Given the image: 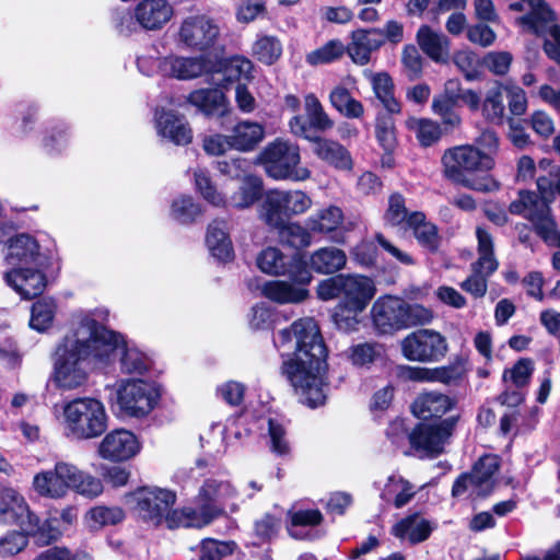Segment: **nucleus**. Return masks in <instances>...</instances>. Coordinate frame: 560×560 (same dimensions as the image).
<instances>
[{"label": "nucleus", "instance_id": "nucleus-1", "mask_svg": "<svg viewBox=\"0 0 560 560\" xmlns=\"http://www.w3.org/2000/svg\"><path fill=\"white\" fill-rule=\"evenodd\" d=\"M294 339V357L283 362V373L294 389L302 395L303 402L315 408L325 402L323 373L326 348L319 328L312 317L295 320L290 328L279 331L275 346L284 348Z\"/></svg>", "mask_w": 560, "mask_h": 560}, {"label": "nucleus", "instance_id": "nucleus-2", "mask_svg": "<svg viewBox=\"0 0 560 560\" xmlns=\"http://www.w3.org/2000/svg\"><path fill=\"white\" fill-rule=\"evenodd\" d=\"M32 489L37 495L52 500L63 499L71 490L92 499L103 492V483L74 464L57 460L52 468L39 470L33 476Z\"/></svg>", "mask_w": 560, "mask_h": 560}, {"label": "nucleus", "instance_id": "nucleus-3", "mask_svg": "<svg viewBox=\"0 0 560 560\" xmlns=\"http://www.w3.org/2000/svg\"><path fill=\"white\" fill-rule=\"evenodd\" d=\"M441 161L444 176L455 184L480 192L494 191L500 187L499 182L489 175L471 177L472 174L489 172L494 167L493 158L482 153L475 145L465 144L447 149Z\"/></svg>", "mask_w": 560, "mask_h": 560}, {"label": "nucleus", "instance_id": "nucleus-4", "mask_svg": "<svg viewBox=\"0 0 560 560\" xmlns=\"http://www.w3.org/2000/svg\"><path fill=\"white\" fill-rule=\"evenodd\" d=\"M175 502V492L160 487H140L126 495L133 514L153 527L164 523L168 528L184 527L182 510H173Z\"/></svg>", "mask_w": 560, "mask_h": 560}, {"label": "nucleus", "instance_id": "nucleus-5", "mask_svg": "<svg viewBox=\"0 0 560 560\" xmlns=\"http://www.w3.org/2000/svg\"><path fill=\"white\" fill-rule=\"evenodd\" d=\"M65 428L77 440H92L101 436L108 428L105 405L94 397H78L62 408Z\"/></svg>", "mask_w": 560, "mask_h": 560}, {"label": "nucleus", "instance_id": "nucleus-6", "mask_svg": "<svg viewBox=\"0 0 560 560\" xmlns=\"http://www.w3.org/2000/svg\"><path fill=\"white\" fill-rule=\"evenodd\" d=\"M0 523L18 525L22 532L34 536L39 545H49L59 537V532L48 524H40L25 498L14 488L0 489Z\"/></svg>", "mask_w": 560, "mask_h": 560}, {"label": "nucleus", "instance_id": "nucleus-7", "mask_svg": "<svg viewBox=\"0 0 560 560\" xmlns=\"http://www.w3.org/2000/svg\"><path fill=\"white\" fill-rule=\"evenodd\" d=\"M69 336L79 339V349L86 359L92 358L102 365L109 364L126 341L122 335L98 324L90 315H84L78 328Z\"/></svg>", "mask_w": 560, "mask_h": 560}, {"label": "nucleus", "instance_id": "nucleus-8", "mask_svg": "<svg viewBox=\"0 0 560 560\" xmlns=\"http://www.w3.org/2000/svg\"><path fill=\"white\" fill-rule=\"evenodd\" d=\"M235 490L229 481L207 479L196 498V508L182 510L184 527H203L224 511Z\"/></svg>", "mask_w": 560, "mask_h": 560}, {"label": "nucleus", "instance_id": "nucleus-9", "mask_svg": "<svg viewBox=\"0 0 560 560\" xmlns=\"http://www.w3.org/2000/svg\"><path fill=\"white\" fill-rule=\"evenodd\" d=\"M259 161L266 174L277 180L304 182L311 177V171L300 165L299 145L289 140L278 138L268 143L260 152Z\"/></svg>", "mask_w": 560, "mask_h": 560}, {"label": "nucleus", "instance_id": "nucleus-10", "mask_svg": "<svg viewBox=\"0 0 560 560\" xmlns=\"http://www.w3.org/2000/svg\"><path fill=\"white\" fill-rule=\"evenodd\" d=\"M85 360L86 358L79 349V339L67 335L55 353L52 381L56 386L63 390L83 386L89 375L84 366Z\"/></svg>", "mask_w": 560, "mask_h": 560}, {"label": "nucleus", "instance_id": "nucleus-11", "mask_svg": "<svg viewBox=\"0 0 560 560\" xmlns=\"http://www.w3.org/2000/svg\"><path fill=\"white\" fill-rule=\"evenodd\" d=\"M313 206L312 198L303 190H269L260 206L259 217L267 225H279L284 218L299 217Z\"/></svg>", "mask_w": 560, "mask_h": 560}, {"label": "nucleus", "instance_id": "nucleus-12", "mask_svg": "<svg viewBox=\"0 0 560 560\" xmlns=\"http://www.w3.org/2000/svg\"><path fill=\"white\" fill-rule=\"evenodd\" d=\"M478 241V259L471 264V275L460 288L475 299L483 298L488 291V279L498 269L499 261L494 256V243L491 234L483 228L476 229Z\"/></svg>", "mask_w": 560, "mask_h": 560}, {"label": "nucleus", "instance_id": "nucleus-13", "mask_svg": "<svg viewBox=\"0 0 560 560\" xmlns=\"http://www.w3.org/2000/svg\"><path fill=\"white\" fill-rule=\"evenodd\" d=\"M550 205L551 202L537 192L523 189L518 191L517 198L510 203L509 211L527 219L534 225L535 232L549 242L556 233V221Z\"/></svg>", "mask_w": 560, "mask_h": 560}, {"label": "nucleus", "instance_id": "nucleus-14", "mask_svg": "<svg viewBox=\"0 0 560 560\" xmlns=\"http://www.w3.org/2000/svg\"><path fill=\"white\" fill-rule=\"evenodd\" d=\"M220 36L218 23L206 14L185 18L176 33L177 44L188 50L205 51L211 48Z\"/></svg>", "mask_w": 560, "mask_h": 560}, {"label": "nucleus", "instance_id": "nucleus-15", "mask_svg": "<svg viewBox=\"0 0 560 560\" xmlns=\"http://www.w3.org/2000/svg\"><path fill=\"white\" fill-rule=\"evenodd\" d=\"M257 267L270 276H289L299 284H308L312 273L306 268L304 258L300 254L285 256L279 248L269 246L262 249L256 258Z\"/></svg>", "mask_w": 560, "mask_h": 560}, {"label": "nucleus", "instance_id": "nucleus-16", "mask_svg": "<svg viewBox=\"0 0 560 560\" xmlns=\"http://www.w3.org/2000/svg\"><path fill=\"white\" fill-rule=\"evenodd\" d=\"M457 422L458 417L452 416L439 422L420 423L408 434L410 445L425 456L435 457L444 452Z\"/></svg>", "mask_w": 560, "mask_h": 560}, {"label": "nucleus", "instance_id": "nucleus-17", "mask_svg": "<svg viewBox=\"0 0 560 560\" xmlns=\"http://www.w3.org/2000/svg\"><path fill=\"white\" fill-rule=\"evenodd\" d=\"M159 393L153 384L142 380L121 382L117 390V402L126 415L141 418L154 408Z\"/></svg>", "mask_w": 560, "mask_h": 560}, {"label": "nucleus", "instance_id": "nucleus-18", "mask_svg": "<svg viewBox=\"0 0 560 560\" xmlns=\"http://www.w3.org/2000/svg\"><path fill=\"white\" fill-rule=\"evenodd\" d=\"M447 350L444 337L431 329H418L401 341V351L406 359L418 362H435Z\"/></svg>", "mask_w": 560, "mask_h": 560}, {"label": "nucleus", "instance_id": "nucleus-19", "mask_svg": "<svg viewBox=\"0 0 560 560\" xmlns=\"http://www.w3.org/2000/svg\"><path fill=\"white\" fill-rule=\"evenodd\" d=\"M141 450L139 439L125 429L113 430L101 441L98 455L109 462L119 463L135 457Z\"/></svg>", "mask_w": 560, "mask_h": 560}, {"label": "nucleus", "instance_id": "nucleus-20", "mask_svg": "<svg viewBox=\"0 0 560 560\" xmlns=\"http://www.w3.org/2000/svg\"><path fill=\"white\" fill-rule=\"evenodd\" d=\"M372 318L381 334H390L405 328L404 301L394 296L376 300L372 306Z\"/></svg>", "mask_w": 560, "mask_h": 560}, {"label": "nucleus", "instance_id": "nucleus-21", "mask_svg": "<svg viewBox=\"0 0 560 560\" xmlns=\"http://www.w3.org/2000/svg\"><path fill=\"white\" fill-rule=\"evenodd\" d=\"M340 304L353 311H364L376 293L374 281L362 275H345Z\"/></svg>", "mask_w": 560, "mask_h": 560}, {"label": "nucleus", "instance_id": "nucleus-22", "mask_svg": "<svg viewBox=\"0 0 560 560\" xmlns=\"http://www.w3.org/2000/svg\"><path fill=\"white\" fill-rule=\"evenodd\" d=\"M5 282L21 296L33 299L40 295L46 288L45 275L39 266L20 267L4 273Z\"/></svg>", "mask_w": 560, "mask_h": 560}, {"label": "nucleus", "instance_id": "nucleus-23", "mask_svg": "<svg viewBox=\"0 0 560 560\" xmlns=\"http://www.w3.org/2000/svg\"><path fill=\"white\" fill-rule=\"evenodd\" d=\"M174 9L168 0H141L135 8L136 23L147 31H159L173 18Z\"/></svg>", "mask_w": 560, "mask_h": 560}, {"label": "nucleus", "instance_id": "nucleus-24", "mask_svg": "<svg viewBox=\"0 0 560 560\" xmlns=\"http://www.w3.org/2000/svg\"><path fill=\"white\" fill-rule=\"evenodd\" d=\"M416 42L420 49L432 61L447 63L451 57V40L441 31L433 30L430 25H421L416 34Z\"/></svg>", "mask_w": 560, "mask_h": 560}, {"label": "nucleus", "instance_id": "nucleus-25", "mask_svg": "<svg viewBox=\"0 0 560 560\" xmlns=\"http://www.w3.org/2000/svg\"><path fill=\"white\" fill-rule=\"evenodd\" d=\"M156 131L176 145H186L192 140V131L184 116L172 110H161L155 114Z\"/></svg>", "mask_w": 560, "mask_h": 560}, {"label": "nucleus", "instance_id": "nucleus-26", "mask_svg": "<svg viewBox=\"0 0 560 560\" xmlns=\"http://www.w3.org/2000/svg\"><path fill=\"white\" fill-rule=\"evenodd\" d=\"M5 260L12 269L40 266L42 255L37 241L26 234L18 235L10 241Z\"/></svg>", "mask_w": 560, "mask_h": 560}, {"label": "nucleus", "instance_id": "nucleus-27", "mask_svg": "<svg viewBox=\"0 0 560 560\" xmlns=\"http://www.w3.org/2000/svg\"><path fill=\"white\" fill-rule=\"evenodd\" d=\"M384 44L378 28L357 30L351 33V42L346 46V52L357 65L364 66L371 59V52Z\"/></svg>", "mask_w": 560, "mask_h": 560}, {"label": "nucleus", "instance_id": "nucleus-28", "mask_svg": "<svg viewBox=\"0 0 560 560\" xmlns=\"http://www.w3.org/2000/svg\"><path fill=\"white\" fill-rule=\"evenodd\" d=\"M304 262L310 272L334 275L346 267L347 255L342 249L325 246L311 253Z\"/></svg>", "mask_w": 560, "mask_h": 560}, {"label": "nucleus", "instance_id": "nucleus-29", "mask_svg": "<svg viewBox=\"0 0 560 560\" xmlns=\"http://www.w3.org/2000/svg\"><path fill=\"white\" fill-rule=\"evenodd\" d=\"M455 401L438 392H428L420 394L411 405L412 413L419 419L441 418L447 411L453 409Z\"/></svg>", "mask_w": 560, "mask_h": 560}, {"label": "nucleus", "instance_id": "nucleus-30", "mask_svg": "<svg viewBox=\"0 0 560 560\" xmlns=\"http://www.w3.org/2000/svg\"><path fill=\"white\" fill-rule=\"evenodd\" d=\"M307 284L295 281L270 280L264 283L261 293L265 298L279 304L301 303L308 296Z\"/></svg>", "mask_w": 560, "mask_h": 560}, {"label": "nucleus", "instance_id": "nucleus-31", "mask_svg": "<svg viewBox=\"0 0 560 560\" xmlns=\"http://www.w3.org/2000/svg\"><path fill=\"white\" fill-rule=\"evenodd\" d=\"M434 525L419 513L407 515L397 522L392 533L399 539L407 540L412 545L427 540Z\"/></svg>", "mask_w": 560, "mask_h": 560}, {"label": "nucleus", "instance_id": "nucleus-32", "mask_svg": "<svg viewBox=\"0 0 560 560\" xmlns=\"http://www.w3.org/2000/svg\"><path fill=\"white\" fill-rule=\"evenodd\" d=\"M165 74L178 80H190L201 75L207 68L203 57L170 56L161 63Z\"/></svg>", "mask_w": 560, "mask_h": 560}, {"label": "nucleus", "instance_id": "nucleus-33", "mask_svg": "<svg viewBox=\"0 0 560 560\" xmlns=\"http://www.w3.org/2000/svg\"><path fill=\"white\" fill-rule=\"evenodd\" d=\"M371 83L375 97L380 101L388 114L398 115L401 113V103L395 96V84L387 72H364Z\"/></svg>", "mask_w": 560, "mask_h": 560}, {"label": "nucleus", "instance_id": "nucleus-34", "mask_svg": "<svg viewBox=\"0 0 560 560\" xmlns=\"http://www.w3.org/2000/svg\"><path fill=\"white\" fill-rule=\"evenodd\" d=\"M313 144L314 154L322 161L338 170L349 171L352 168L351 155L339 142L316 137Z\"/></svg>", "mask_w": 560, "mask_h": 560}, {"label": "nucleus", "instance_id": "nucleus-35", "mask_svg": "<svg viewBox=\"0 0 560 560\" xmlns=\"http://www.w3.org/2000/svg\"><path fill=\"white\" fill-rule=\"evenodd\" d=\"M509 9L525 12L516 22L524 31L533 34L539 30L545 14L553 12L544 0H515L509 4Z\"/></svg>", "mask_w": 560, "mask_h": 560}, {"label": "nucleus", "instance_id": "nucleus-36", "mask_svg": "<svg viewBox=\"0 0 560 560\" xmlns=\"http://www.w3.org/2000/svg\"><path fill=\"white\" fill-rule=\"evenodd\" d=\"M230 138L233 149L248 152L262 141L265 128L259 122L242 120L233 127Z\"/></svg>", "mask_w": 560, "mask_h": 560}, {"label": "nucleus", "instance_id": "nucleus-37", "mask_svg": "<svg viewBox=\"0 0 560 560\" xmlns=\"http://www.w3.org/2000/svg\"><path fill=\"white\" fill-rule=\"evenodd\" d=\"M262 179L256 175H245L237 188L229 198L226 206L235 209H248L261 198Z\"/></svg>", "mask_w": 560, "mask_h": 560}, {"label": "nucleus", "instance_id": "nucleus-38", "mask_svg": "<svg viewBox=\"0 0 560 560\" xmlns=\"http://www.w3.org/2000/svg\"><path fill=\"white\" fill-rule=\"evenodd\" d=\"M188 102L207 115L223 116L229 112V100L219 89H200L188 95Z\"/></svg>", "mask_w": 560, "mask_h": 560}, {"label": "nucleus", "instance_id": "nucleus-39", "mask_svg": "<svg viewBox=\"0 0 560 560\" xmlns=\"http://www.w3.org/2000/svg\"><path fill=\"white\" fill-rule=\"evenodd\" d=\"M416 487L401 476L392 475L381 491V499L396 509L407 505L416 495Z\"/></svg>", "mask_w": 560, "mask_h": 560}, {"label": "nucleus", "instance_id": "nucleus-40", "mask_svg": "<svg viewBox=\"0 0 560 560\" xmlns=\"http://www.w3.org/2000/svg\"><path fill=\"white\" fill-rule=\"evenodd\" d=\"M343 222L342 210L328 206L311 214L305 223L313 234H328L336 231Z\"/></svg>", "mask_w": 560, "mask_h": 560}, {"label": "nucleus", "instance_id": "nucleus-41", "mask_svg": "<svg viewBox=\"0 0 560 560\" xmlns=\"http://www.w3.org/2000/svg\"><path fill=\"white\" fill-rule=\"evenodd\" d=\"M206 243L213 257L221 261L232 259V242L225 232V222L214 221L209 225Z\"/></svg>", "mask_w": 560, "mask_h": 560}, {"label": "nucleus", "instance_id": "nucleus-42", "mask_svg": "<svg viewBox=\"0 0 560 560\" xmlns=\"http://www.w3.org/2000/svg\"><path fill=\"white\" fill-rule=\"evenodd\" d=\"M500 467L499 458L493 455L481 457L474 466L472 471L469 474L476 482L478 493L488 495L494 487V475Z\"/></svg>", "mask_w": 560, "mask_h": 560}, {"label": "nucleus", "instance_id": "nucleus-43", "mask_svg": "<svg viewBox=\"0 0 560 560\" xmlns=\"http://www.w3.org/2000/svg\"><path fill=\"white\" fill-rule=\"evenodd\" d=\"M330 105L342 116L349 119H359L364 115L363 104L354 98L350 91L342 86H335L329 94Z\"/></svg>", "mask_w": 560, "mask_h": 560}, {"label": "nucleus", "instance_id": "nucleus-44", "mask_svg": "<svg viewBox=\"0 0 560 560\" xmlns=\"http://www.w3.org/2000/svg\"><path fill=\"white\" fill-rule=\"evenodd\" d=\"M408 378L416 382H439L451 384L462 377V370L455 365L439 368H409Z\"/></svg>", "mask_w": 560, "mask_h": 560}, {"label": "nucleus", "instance_id": "nucleus-45", "mask_svg": "<svg viewBox=\"0 0 560 560\" xmlns=\"http://www.w3.org/2000/svg\"><path fill=\"white\" fill-rule=\"evenodd\" d=\"M407 229L413 231V235L421 246L425 247L430 252H435L438 249V229L434 224L425 220L423 212L413 211Z\"/></svg>", "mask_w": 560, "mask_h": 560}, {"label": "nucleus", "instance_id": "nucleus-46", "mask_svg": "<svg viewBox=\"0 0 560 560\" xmlns=\"http://www.w3.org/2000/svg\"><path fill=\"white\" fill-rule=\"evenodd\" d=\"M541 23L534 34L545 37V52L550 59L560 63V26L556 23L555 13L547 12Z\"/></svg>", "mask_w": 560, "mask_h": 560}, {"label": "nucleus", "instance_id": "nucleus-47", "mask_svg": "<svg viewBox=\"0 0 560 560\" xmlns=\"http://www.w3.org/2000/svg\"><path fill=\"white\" fill-rule=\"evenodd\" d=\"M270 226L278 230L280 242L291 247L303 248L312 244L313 233L308 230L306 224L303 226L299 222H285L281 220V224Z\"/></svg>", "mask_w": 560, "mask_h": 560}, {"label": "nucleus", "instance_id": "nucleus-48", "mask_svg": "<svg viewBox=\"0 0 560 560\" xmlns=\"http://www.w3.org/2000/svg\"><path fill=\"white\" fill-rule=\"evenodd\" d=\"M405 126L415 133L420 145L425 148L436 143L442 136L440 125L428 118L409 117Z\"/></svg>", "mask_w": 560, "mask_h": 560}, {"label": "nucleus", "instance_id": "nucleus-49", "mask_svg": "<svg viewBox=\"0 0 560 560\" xmlns=\"http://www.w3.org/2000/svg\"><path fill=\"white\" fill-rule=\"evenodd\" d=\"M120 370L126 374H143L150 368V359L135 346H125L120 350Z\"/></svg>", "mask_w": 560, "mask_h": 560}, {"label": "nucleus", "instance_id": "nucleus-50", "mask_svg": "<svg viewBox=\"0 0 560 560\" xmlns=\"http://www.w3.org/2000/svg\"><path fill=\"white\" fill-rule=\"evenodd\" d=\"M375 138L378 144L386 151L392 152L397 147L396 124L392 114L378 113L375 117Z\"/></svg>", "mask_w": 560, "mask_h": 560}, {"label": "nucleus", "instance_id": "nucleus-51", "mask_svg": "<svg viewBox=\"0 0 560 560\" xmlns=\"http://www.w3.org/2000/svg\"><path fill=\"white\" fill-rule=\"evenodd\" d=\"M304 107L312 128L317 131H326L334 127V120L325 112L322 103L314 93L305 95Z\"/></svg>", "mask_w": 560, "mask_h": 560}, {"label": "nucleus", "instance_id": "nucleus-52", "mask_svg": "<svg viewBox=\"0 0 560 560\" xmlns=\"http://www.w3.org/2000/svg\"><path fill=\"white\" fill-rule=\"evenodd\" d=\"M411 214L412 212H409L406 208V201L402 195L395 192L389 196L388 207L384 214L386 224L407 230Z\"/></svg>", "mask_w": 560, "mask_h": 560}, {"label": "nucleus", "instance_id": "nucleus-53", "mask_svg": "<svg viewBox=\"0 0 560 560\" xmlns=\"http://www.w3.org/2000/svg\"><path fill=\"white\" fill-rule=\"evenodd\" d=\"M483 117L494 125H502L505 119V105L502 88L497 86L487 92L482 103Z\"/></svg>", "mask_w": 560, "mask_h": 560}, {"label": "nucleus", "instance_id": "nucleus-54", "mask_svg": "<svg viewBox=\"0 0 560 560\" xmlns=\"http://www.w3.org/2000/svg\"><path fill=\"white\" fill-rule=\"evenodd\" d=\"M346 52V46L339 39H331L306 55V62L319 66L339 60Z\"/></svg>", "mask_w": 560, "mask_h": 560}, {"label": "nucleus", "instance_id": "nucleus-55", "mask_svg": "<svg viewBox=\"0 0 560 560\" xmlns=\"http://www.w3.org/2000/svg\"><path fill=\"white\" fill-rule=\"evenodd\" d=\"M254 56L265 65L275 63L282 54V45L276 36L261 35L253 45Z\"/></svg>", "mask_w": 560, "mask_h": 560}, {"label": "nucleus", "instance_id": "nucleus-56", "mask_svg": "<svg viewBox=\"0 0 560 560\" xmlns=\"http://www.w3.org/2000/svg\"><path fill=\"white\" fill-rule=\"evenodd\" d=\"M56 304L51 299H43L32 306L30 326L37 331L48 329L55 316Z\"/></svg>", "mask_w": 560, "mask_h": 560}, {"label": "nucleus", "instance_id": "nucleus-57", "mask_svg": "<svg viewBox=\"0 0 560 560\" xmlns=\"http://www.w3.org/2000/svg\"><path fill=\"white\" fill-rule=\"evenodd\" d=\"M194 178L197 190L208 202L215 207H226V198L217 190L207 171L196 168Z\"/></svg>", "mask_w": 560, "mask_h": 560}, {"label": "nucleus", "instance_id": "nucleus-58", "mask_svg": "<svg viewBox=\"0 0 560 560\" xmlns=\"http://www.w3.org/2000/svg\"><path fill=\"white\" fill-rule=\"evenodd\" d=\"M91 527L98 529L105 526L116 525L125 518V512L118 506H95L89 511Z\"/></svg>", "mask_w": 560, "mask_h": 560}, {"label": "nucleus", "instance_id": "nucleus-59", "mask_svg": "<svg viewBox=\"0 0 560 560\" xmlns=\"http://www.w3.org/2000/svg\"><path fill=\"white\" fill-rule=\"evenodd\" d=\"M383 346L376 342L359 343L349 349V359L352 364L364 366L382 357Z\"/></svg>", "mask_w": 560, "mask_h": 560}, {"label": "nucleus", "instance_id": "nucleus-60", "mask_svg": "<svg viewBox=\"0 0 560 560\" xmlns=\"http://www.w3.org/2000/svg\"><path fill=\"white\" fill-rule=\"evenodd\" d=\"M200 213V206L190 196L177 198L172 203L171 214L179 223H191Z\"/></svg>", "mask_w": 560, "mask_h": 560}, {"label": "nucleus", "instance_id": "nucleus-61", "mask_svg": "<svg viewBox=\"0 0 560 560\" xmlns=\"http://www.w3.org/2000/svg\"><path fill=\"white\" fill-rule=\"evenodd\" d=\"M269 446L272 453L278 456H285L290 453V444L283 425L276 419L267 420Z\"/></svg>", "mask_w": 560, "mask_h": 560}, {"label": "nucleus", "instance_id": "nucleus-62", "mask_svg": "<svg viewBox=\"0 0 560 560\" xmlns=\"http://www.w3.org/2000/svg\"><path fill=\"white\" fill-rule=\"evenodd\" d=\"M362 311H353L349 306L338 303L332 313V320L339 330L351 332L358 330L359 315Z\"/></svg>", "mask_w": 560, "mask_h": 560}, {"label": "nucleus", "instance_id": "nucleus-63", "mask_svg": "<svg viewBox=\"0 0 560 560\" xmlns=\"http://www.w3.org/2000/svg\"><path fill=\"white\" fill-rule=\"evenodd\" d=\"M24 532H10L0 538V556L11 557L22 551L27 545V538Z\"/></svg>", "mask_w": 560, "mask_h": 560}, {"label": "nucleus", "instance_id": "nucleus-64", "mask_svg": "<svg viewBox=\"0 0 560 560\" xmlns=\"http://www.w3.org/2000/svg\"><path fill=\"white\" fill-rule=\"evenodd\" d=\"M232 552V544L214 539H205L200 548V560H221Z\"/></svg>", "mask_w": 560, "mask_h": 560}]
</instances>
